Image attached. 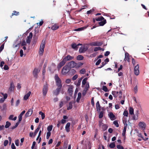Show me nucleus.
Returning a JSON list of instances; mask_svg holds the SVG:
<instances>
[{
	"mask_svg": "<svg viewBox=\"0 0 149 149\" xmlns=\"http://www.w3.org/2000/svg\"><path fill=\"white\" fill-rule=\"evenodd\" d=\"M54 78L56 81V85L57 87L55 90L54 91L53 94L55 95H58L62 88L61 81L57 74H55Z\"/></svg>",
	"mask_w": 149,
	"mask_h": 149,
	"instance_id": "obj_1",
	"label": "nucleus"
},
{
	"mask_svg": "<svg viewBox=\"0 0 149 149\" xmlns=\"http://www.w3.org/2000/svg\"><path fill=\"white\" fill-rule=\"evenodd\" d=\"M73 58L74 57L70 55H68L65 57L58 65V69L60 70L65 64L67 61H70L73 59Z\"/></svg>",
	"mask_w": 149,
	"mask_h": 149,
	"instance_id": "obj_2",
	"label": "nucleus"
},
{
	"mask_svg": "<svg viewBox=\"0 0 149 149\" xmlns=\"http://www.w3.org/2000/svg\"><path fill=\"white\" fill-rule=\"evenodd\" d=\"M45 47V41L42 40L40 45L39 49V54L41 56L42 55L44 52V49Z\"/></svg>",
	"mask_w": 149,
	"mask_h": 149,
	"instance_id": "obj_3",
	"label": "nucleus"
},
{
	"mask_svg": "<svg viewBox=\"0 0 149 149\" xmlns=\"http://www.w3.org/2000/svg\"><path fill=\"white\" fill-rule=\"evenodd\" d=\"M70 70V68L66 64L63 68L61 71V73L65 75L69 72Z\"/></svg>",
	"mask_w": 149,
	"mask_h": 149,
	"instance_id": "obj_4",
	"label": "nucleus"
},
{
	"mask_svg": "<svg viewBox=\"0 0 149 149\" xmlns=\"http://www.w3.org/2000/svg\"><path fill=\"white\" fill-rule=\"evenodd\" d=\"M66 65L68 66V67L71 69V68H76V65H77V63H75L74 61H70L67 63Z\"/></svg>",
	"mask_w": 149,
	"mask_h": 149,
	"instance_id": "obj_5",
	"label": "nucleus"
},
{
	"mask_svg": "<svg viewBox=\"0 0 149 149\" xmlns=\"http://www.w3.org/2000/svg\"><path fill=\"white\" fill-rule=\"evenodd\" d=\"M48 90V85L47 84L44 85L42 89V93L43 96H45Z\"/></svg>",
	"mask_w": 149,
	"mask_h": 149,
	"instance_id": "obj_6",
	"label": "nucleus"
},
{
	"mask_svg": "<svg viewBox=\"0 0 149 149\" xmlns=\"http://www.w3.org/2000/svg\"><path fill=\"white\" fill-rule=\"evenodd\" d=\"M40 71V70L37 68H34L33 72V75L34 77L36 79L38 78V74Z\"/></svg>",
	"mask_w": 149,
	"mask_h": 149,
	"instance_id": "obj_7",
	"label": "nucleus"
},
{
	"mask_svg": "<svg viewBox=\"0 0 149 149\" xmlns=\"http://www.w3.org/2000/svg\"><path fill=\"white\" fill-rule=\"evenodd\" d=\"M102 44V42L96 41L91 43L90 45L92 46H100Z\"/></svg>",
	"mask_w": 149,
	"mask_h": 149,
	"instance_id": "obj_8",
	"label": "nucleus"
},
{
	"mask_svg": "<svg viewBox=\"0 0 149 149\" xmlns=\"http://www.w3.org/2000/svg\"><path fill=\"white\" fill-rule=\"evenodd\" d=\"M33 109H30L28 110V111L25 115L26 117H28L31 116L33 113Z\"/></svg>",
	"mask_w": 149,
	"mask_h": 149,
	"instance_id": "obj_9",
	"label": "nucleus"
},
{
	"mask_svg": "<svg viewBox=\"0 0 149 149\" xmlns=\"http://www.w3.org/2000/svg\"><path fill=\"white\" fill-rule=\"evenodd\" d=\"M139 66L138 64L136 65L134 68V74L136 75H138L139 73Z\"/></svg>",
	"mask_w": 149,
	"mask_h": 149,
	"instance_id": "obj_10",
	"label": "nucleus"
},
{
	"mask_svg": "<svg viewBox=\"0 0 149 149\" xmlns=\"http://www.w3.org/2000/svg\"><path fill=\"white\" fill-rule=\"evenodd\" d=\"M139 126L140 128L143 130L145 129L146 127V124L143 122H140L139 123Z\"/></svg>",
	"mask_w": 149,
	"mask_h": 149,
	"instance_id": "obj_11",
	"label": "nucleus"
},
{
	"mask_svg": "<svg viewBox=\"0 0 149 149\" xmlns=\"http://www.w3.org/2000/svg\"><path fill=\"white\" fill-rule=\"evenodd\" d=\"M109 116L111 120H113L116 119L115 116L112 112L109 113Z\"/></svg>",
	"mask_w": 149,
	"mask_h": 149,
	"instance_id": "obj_12",
	"label": "nucleus"
},
{
	"mask_svg": "<svg viewBox=\"0 0 149 149\" xmlns=\"http://www.w3.org/2000/svg\"><path fill=\"white\" fill-rule=\"evenodd\" d=\"M59 28V26L58 24H54L51 27V29L53 30H56L58 29Z\"/></svg>",
	"mask_w": 149,
	"mask_h": 149,
	"instance_id": "obj_13",
	"label": "nucleus"
},
{
	"mask_svg": "<svg viewBox=\"0 0 149 149\" xmlns=\"http://www.w3.org/2000/svg\"><path fill=\"white\" fill-rule=\"evenodd\" d=\"M124 61H127L128 62H130V59L129 57V54L127 52L125 53V58H124Z\"/></svg>",
	"mask_w": 149,
	"mask_h": 149,
	"instance_id": "obj_14",
	"label": "nucleus"
},
{
	"mask_svg": "<svg viewBox=\"0 0 149 149\" xmlns=\"http://www.w3.org/2000/svg\"><path fill=\"white\" fill-rule=\"evenodd\" d=\"M87 49H86L84 47H81L79 49V52L80 53H84L86 51Z\"/></svg>",
	"mask_w": 149,
	"mask_h": 149,
	"instance_id": "obj_15",
	"label": "nucleus"
},
{
	"mask_svg": "<svg viewBox=\"0 0 149 149\" xmlns=\"http://www.w3.org/2000/svg\"><path fill=\"white\" fill-rule=\"evenodd\" d=\"M70 123L68 122V123L66 125L65 129L67 132H70Z\"/></svg>",
	"mask_w": 149,
	"mask_h": 149,
	"instance_id": "obj_16",
	"label": "nucleus"
},
{
	"mask_svg": "<svg viewBox=\"0 0 149 149\" xmlns=\"http://www.w3.org/2000/svg\"><path fill=\"white\" fill-rule=\"evenodd\" d=\"M31 93V92L29 91L27 94H26L24 96V100H27L30 96Z\"/></svg>",
	"mask_w": 149,
	"mask_h": 149,
	"instance_id": "obj_17",
	"label": "nucleus"
},
{
	"mask_svg": "<svg viewBox=\"0 0 149 149\" xmlns=\"http://www.w3.org/2000/svg\"><path fill=\"white\" fill-rule=\"evenodd\" d=\"M96 107L97 111H100L101 107L99 101H97L96 103Z\"/></svg>",
	"mask_w": 149,
	"mask_h": 149,
	"instance_id": "obj_18",
	"label": "nucleus"
},
{
	"mask_svg": "<svg viewBox=\"0 0 149 149\" xmlns=\"http://www.w3.org/2000/svg\"><path fill=\"white\" fill-rule=\"evenodd\" d=\"M106 20L104 19H103L101 22H99L98 24L100 26H103L106 24Z\"/></svg>",
	"mask_w": 149,
	"mask_h": 149,
	"instance_id": "obj_19",
	"label": "nucleus"
},
{
	"mask_svg": "<svg viewBox=\"0 0 149 149\" xmlns=\"http://www.w3.org/2000/svg\"><path fill=\"white\" fill-rule=\"evenodd\" d=\"M14 85L13 83H11L10 84V87L9 88V90L10 91H13L14 89Z\"/></svg>",
	"mask_w": 149,
	"mask_h": 149,
	"instance_id": "obj_20",
	"label": "nucleus"
},
{
	"mask_svg": "<svg viewBox=\"0 0 149 149\" xmlns=\"http://www.w3.org/2000/svg\"><path fill=\"white\" fill-rule=\"evenodd\" d=\"M19 15V12L14 10L13 11V13H12V15L10 16V17L11 18H12V16L14 15L17 16Z\"/></svg>",
	"mask_w": 149,
	"mask_h": 149,
	"instance_id": "obj_21",
	"label": "nucleus"
},
{
	"mask_svg": "<svg viewBox=\"0 0 149 149\" xmlns=\"http://www.w3.org/2000/svg\"><path fill=\"white\" fill-rule=\"evenodd\" d=\"M81 97V93L79 92L78 94V97L76 101L78 103H79V100Z\"/></svg>",
	"mask_w": 149,
	"mask_h": 149,
	"instance_id": "obj_22",
	"label": "nucleus"
},
{
	"mask_svg": "<svg viewBox=\"0 0 149 149\" xmlns=\"http://www.w3.org/2000/svg\"><path fill=\"white\" fill-rule=\"evenodd\" d=\"M72 47L75 49V50H77L78 48V47H77V45L76 43H72L71 45Z\"/></svg>",
	"mask_w": 149,
	"mask_h": 149,
	"instance_id": "obj_23",
	"label": "nucleus"
},
{
	"mask_svg": "<svg viewBox=\"0 0 149 149\" xmlns=\"http://www.w3.org/2000/svg\"><path fill=\"white\" fill-rule=\"evenodd\" d=\"M11 125V123L7 121L6 122V124L5 127L6 128H8Z\"/></svg>",
	"mask_w": 149,
	"mask_h": 149,
	"instance_id": "obj_24",
	"label": "nucleus"
},
{
	"mask_svg": "<svg viewBox=\"0 0 149 149\" xmlns=\"http://www.w3.org/2000/svg\"><path fill=\"white\" fill-rule=\"evenodd\" d=\"M104 18L102 16H100L97 18H95V20L97 21H100L104 19Z\"/></svg>",
	"mask_w": 149,
	"mask_h": 149,
	"instance_id": "obj_25",
	"label": "nucleus"
},
{
	"mask_svg": "<svg viewBox=\"0 0 149 149\" xmlns=\"http://www.w3.org/2000/svg\"><path fill=\"white\" fill-rule=\"evenodd\" d=\"M84 57L81 55H79L77 57V60H81L84 59Z\"/></svg>",
	"mask_w": 149,
	"mask_h": 149,
	"instance_id": "obj_26",
	"label": "nucleus"
},
{
	"mask_svg": "<svg viewBox=\"0 0 149 149\" xmlns=\"http://www.w3.org/2000/svg\"><path fill=\"white\" fill-rule=\"evenodd\" d=\"M39 114L41 115L42 119L43 120L45 118V114L42 111H40L39 112Z\"/></svg>",
	"mask_w": 149,
	"mask_h": 149,
	"instance_id": "obj_27",
	"label": "nucleus"
},
{
	"mask_svg": "<svg viewBox=\"0 0 149 149\" xmlns=\"http://www.w3.org/2000/svg\"><path fill=\"white\" fill-rule=\"evenodd\" d=\"M86 27H82L81 28H79L77 29H75L74 30V31H80L82 30H83L84 29H86Z\"/></svg>",
	"mask_w": 149,
	"mask_h": 149,
	"instance_id": "obj_28",
	"label": "nucleus"
},
{
	"mask_svg": "<svg viewBox=\"0 0 149 149\" xmlns=\"http://www.w3.org/2000/svg\"><path fill=\"white\" fill-rule=\"evenodd\" d=\"M108 127L107 126L106 124H103L102 125V128L103 131L106 130Z\"/></svg>",
	"mask_w": 149,
	"mask_h": 149,
	"instance_id": "obj_29",
	"label": "nucleus"
},
{
	"mask_svg": "<svg viewBox=\"0 0 149 149\" xmlns=\"http://www.w3.org/2000/svg\"><path fill=\"white\" fill-rule=\"evenodd\" d=\"M88 79L87 78H85L83 79L82 81V87H83V85H84L86 83V81Z\"/></svg>",
	"mask_w": 149,
	"mask_h": 149,
	"instance_id": "obj_30",
	"label": "nucleus"
},
{
	"mask_svg": "<svg viewBox=\"0 0 149 149\" xmlns=\"http://www.w3.org/2000/svg\"><path fill=\"white\" fill-rule=\"evenodd\" d=\"M129 113L131 115L134 114V109L133 108L130 107V108L129 110Z\"/></svg>",
	"mask_w": 149,
	"mask_h": 149,
	"instance_id": "obj_31",
	"label": "nucleus"
},
{
	"mask_svg": "<svg viewBox=\"0 0 149 149\" xmlns=\"http://www.w3.org/2000/svg\"><path fill=\"white\" fill-rule=\"evenodd\" d=\"M68 91L69 93V95H71L72 93L73 92L72 88L71 87L69 88Z\"/></svg>",
	"mask_w": 149,
	"mask_h": 149,
	"instance_id": "obj_32",
	"label": "nucleus"
},
{
	"mask_svg": "<svg viewBox=\"0 0 149 149\" xmlns=\"http://www.w3.org/2000/svg\"><path fill=\"white\" fill-rule=\"evenodd\" d=\"M72 103L71 102H69V106L67 108V110H69L71 109L72 107Z\"/></svg>",
	"mask_w": 149,
	"mask_h": 149,
	"instance_id": "obj_33",
	"label": "nucleus"
},
{
	"mask_svg": "<svg viewBox=\"0 0 149 149\" xmlns=\"http://www.w3.org/2000/svg\"><path fill=\"white\" fill-rule=\"evenodd\" d=\"M83 63L81 62H79L78 63H77V65H76V68H78L80 67L81 65H83Z\"/></svg>",
	"mask_w": 149,
	"mask_h": 149,
	"instance_id": "obj_34",
	"label": "nucleus"
},
{
	"mask_svg": "<svg viewBox=\"0 0 149 149\" xmlns=\"http://www.w3.org/2000/svg\"><path fill=\"white\" fill-rule=\"evenodd\" d=\"M128 114V113L127 110H125L124 111L123 115L124 116L127 117Z\"/></svg>",
	"mask_w": 149,
	"mask_h": 149,
	"instance_id": "obj_35",
	"label": "nucleus"
},
{
	"mask_svg": "<svg viewBox=\"0 0 149 149\" xmlns=\"http://www.w3.org/2000/svg\"><path fill=\"white\" fill-rule=\"evenodd\" d=\"M115 147V144L114 142L111 143L109 145L111 148H113Z\"/></svg>",
	"mask_w": 149,
	"mask_h": 149,
	"instance_id": "obj_36",
	"label": "nucleus"
},
{
	"mask_svg": "<svg viewBox=\"0 0 149 149\" xmlns=\"http://www.w3.org/2000/svg\"><path fill=\"white\" fill-rule=\"evenodd\" d=\"M113 123L116 127H118L119 126V124L117 120L114 121Z\"/></svg>",
	"mask_w": 149,
	"mask_h": 149,
	"instance_id": "obj_37",
	"label": "nucleus"
},
{
	"mask_svg": "<svg viewBox=\"0 0 149 149\" xmlns=\"http://www.w3.org/2000/svg\"><path fill=\"white\" fill-rule=\"evenodd\" d=\"M102 89L104 91L106 92L109 91L107 87L105 86H103Z\"/></svg>",
	"mask_w": 149,
	"mask_h": 149,
	"instance_id": "obj_38",
	"label": "nucleus"
},
{
	"mask_svg": "<svg viewBox=\"0 0 149 149\" xmlns=\"http://www.w3.org/2000/svg\"><path fill=\"white\" fill-rule=\"evenodd\" d=\"M52 125H50L48 126L47 128V130H48V132H50L52 130Z\"/></svg>",
	"mask_w": 149,
	"mask_h": 149,
	"instance_id": "obj_39",
	"label": "nucleus"
},
{
	"mask_svg": "<svg viewBox=\"0 0 149 149\" xmlns=\"http://www.w3.org/2000/svg\"><path fill=\"white\" fill-rule=\"evenodd\" d=\"M83 78V77H81L80 79H79V80L78 81L77 84V85L78 86H79L81 84V81Z\"/></svg>",
	"mask_w": 149,
	"mask_h": 149,
	"instance_id": "obj_40",
	"label": "nucleus"
},
{
	"mask_svg": "<svg viewBox=\"0 0 149 149\" xmlns=\"http://www.w3.org/2000/svg\"><path fill=\"white\" fill-rule=\"evenodd\" d=\"M86 72V70L84 68L81 69L80 71V73L81 74H84Z\"/></svg>",
	"mask_w": 149,
	"mask_h": 149,
	"instance_id": "obj_41",
	"label": "nucleus"
},
{
	"mask_svg": "<svg viewBox=\"0 0 149 149\" xmlns=\"http://www.w3.org/2000/svg\"><path fill=\"white\" fill-rule=\"evenodd\" d=\"M103 112L102 111H101L99 115V118H102L103 117Z\"/></svg>",
	"mask_w": 149,
	"mask_h": 149,
	"instance_id": "obj_42",
	"label": "nucleus"
},
{
	"mask_svg": "<svg viewBox=\"0 0 149 149\" xmlns=\"http://www.w3.org/2000/svg\"><path fill=\"white\" fill-rule=\"evenodd\" d=\"M100 49H101L100 47H95L94 48V52H96L98 50H100Z\"/></svg>",
	"mask_w": 149,
	"mask_h": 149,
	"instance_id": "obj_43",
	"label": "nucleus"
},
{
	"mask_svg": "<svg viewBox=\"0 0 149 149\" xmlns=\"http://www.w3.org/2000/svg\"><path fill=\"white\" fill-rule=\"evenodd\" d=\"M133 115L134 116L132 117V119L134 120H137L138 116L137 115H134V114Z\"/></svg>",
	"mask_w": 149,
	"mask_h": 149,
	"instance_id": "obj_44",
	"label": "nucleus"
},
{
	"mask_svg": "<svg viewBox=\"0 0 149 149\" xmlns=\"http://www.w3.org/2000/svg\"><path fill=\"white\" fill-rule=\"evenodd\" d=\"M50 135H51V132H48L47 133V134L46 138L47 139H49Z\"/></svg>",
	"mask_w": 149,
	"mask_h": 149,
	"instance_id": "obj_45",
	"label": "nucleus"
},
{
	"mask_svg": "<svg viewBox=\"0 0 149 149\" xmlns=\"http://www.w3.org/2000/svg\"><path fill=\"white\" fill-rule=\"evenodd\" d=\"M116 147L118 149H124L123 147L120 145H118Z\"/></svg>",
	"mask_w": 149,
	"mask_h": 149,
	"instance_id": "obj_46",
	"label": "nucleus"
},
{
	"mask_svg": "<svg viewBox=\"0 0 149 149\" xmlns=\"http://www.w3.org/2000/svg\"><path fill=\"white\" fill-rule=\"evenodd\" d=\"M91 103L92 106H94V97H92L91 100Z\"/></svg>",
	"mask_w": 149,
	"mask_h": 149,
	"instance_id": "obj_47",
	"label": "nucleus"
},
{
	"mask_svg": "<svg viewBox=\"0 0 149 149\" xmlns=\"http://www.w3.org/2000/svg\"><path fill=\"white\" fill-rule=\"evenodd\" d=\"M78 77V76L77 74L75 75L72 77V80L73 81L75 80Z\"/></svg>",
	"mask_w": 149,
	"mask_h": 149,
	"instance_id": "obj_48",
	"label": "nucleus"
},
{
	"mask_svg": "<svg viewBox=\"0 0 149 149\" xmlns=\"http://www.w3.org/2000/svg\"><path fill=\"white\" fill-rule=\"evenodd\" d=\"M8 143V140H5L4 142L3 145L5 146H6Z\"/></svg>",
	"mask_w": 149,
	"mask_h": 149,
	"instance_id": "obj_49",
	"label": "nucleus"
},
{
	"mask_svg": "<svg viewBox=\"0 0 149 149\" xmlns=\"http://www.w3.org/2000/svg\"><path fill=\"white\" fill-rule=\"evenodd\" d=\"M126 129L125 128H124L123 130V131L122 135L123 136H125Z\"/></svg>",
	"mask_w": 149,
	"mask_h": 149,
	"instance_id": "obj_50",
	"label": "nucleus"
},
{
	"mask_svg": "<svg viewBox=\"0 0 149 149\" xmlns=\"http://www.w3.org/2000/svg\"><path fill=\"white\" fill-rule=\"evenodd\" d=\"M20 43H18L16 45H13V47L14 48L18 47V48H19L20 46Z\"/></svg>",
	"mask_w": 149,
	"mask_h": 149,
	"instance_id": "obj_51",
	"label": "nucleus"
},
{
	"mask_svg": "<svg viewBox=\"0 0 149 149\" xmlns=\"http://www.w3.org/2000/svg\"><path fill=\"white\" fill-rule=\"evenodd\" d=\"M21 45L22 46L26 45V43L25 40L22 41L21 43Z\"/></svg>",
	"mask_w": 149,
	"mask_h": 149,
	"instance_id": "obj_52",
	"label": "nucleus"
},
{
	"mask_svg": "<svg viewBox=\"0 0 149 149\" xmlns=\"http://www.w3.org/2000/svg\"><path fill=\"white\" fill-rule=\"evenodd\" d=\"M15 143L17 146H18L19 145V140L18 139L15 140Z\"/></svg>",
	"mask_w": 149,
	"mask_h": 149,
	"instance_id": "obj_53",
	"label": "nucleus"
},
{
	"mask_svg": "<svg viewBox=\"0 0 149 149\" xmlns=\"http://www.w3.org/2000/svg\"><path fill=\"white\" fill-rule=\"evenodd\" d=\"M22 116L20 115H19L18 116L19 119L18 121L19 122H20L21 121L22 119Z\"/></svg>",
	"mask_w": 149,
	"mask_h": 149,
	"instance_id": "obj_54",
	"label": "nucleus"
},
{
	"mask_svg": "<svg viewBox=\"0 0 149 149\" xmlns=\"http://www.w3.org/2000/svg\"><path fill=\"white\" fill-rule=\"evenodd\" d=\"M38 131H39V130H38L37 129L35 130L34 131V132L33 133V136L34 137L36 135V134H37V133L38 132Z\"/></svg>",
	"mask_w": 149,
	"mask_h": 149,
	"instance_id": "obj_55",
	"label": "nucleus"
},
{
	"mask_svg": "<svg viewBox=\"0 0 149 149\" xmlns=\"http://www.w3.org/2000/svg\"><path fill=\"white\" fill-rule=\"evenodd\" d=\"M138 87L137 86H136L134 88V91L135 93H136L137 92Z\"/></svg>",
	"mask_w": 149,
	"mask_h": 149,
	"instance_id": "obj_56",
	"label": "nucleus"
},
{
	"mask_svg": "<svg viewBox=\"0 0 149 149\" xmlns=\"http://www.w3.org/2000/svg\"><path fill=\"white\" fill-rule=\"evenodd\" d=\"M101 62V59H99L98 61L96 63L95 65H98Z\"/></svg>",
	"mask_w": 149,
	"mask_h": 149,
	"instance_id": "obj_57",
	"label": "nucleus"
},
{
	"mask_svg": "<svg viewBox=\"0 0 149 149\" xmlns=\"http://www.w3.org/2000/svg\"><path fill=\"white\" fill-rule=\"evenodd\" d=\"M9 67L7 65H5L3 67V69L5 70H8L9 69Z\"/></svg>",
	"mask_w": 149,
	"mask_h": 149,
	"instance_id": "obj_58",
	"label": "nucleus"
},
{
	"mask_svg": "<svg viewBox=\"0 0 149 149\" xmlns=\"http://www.w3.org/2000/svg\"><path fill=\"white\" fill-rule=\"evenodd\" d=\"M20 56L21 57H22L24 54L23 50L21 49L20 51Z\"/></svg>",
	"mask_w": 149,
	"mask_h": 149,
	"instance_id": "obj_59",
	"label": "nucleus"
},
{
	"mask_svg": "<svg viewBox=\"0 0 149 149\" xmlns=\"http://www.w3.org/2000/svg\"><path fill=\"white\" fill-rule=\"evenodd\" d=\"M71 81V80L70 79H68L66 80L65 82L67 84H69Z\"/></svg>",
	"mask_w": 149,
	"mask_h": 149,
	"instance_id": "obj_60",
	"label": "nucleus"
},
{
	"mask_svg": "<svg viewBox=\"0 0 149 149\" xmlns=\"http://www.w3.org/2000/svg\"><path fill=\"white\" fill-rule=\"evenodd\" d=\"M41 126H42V124L40 123L39 125H38V127L37 128V129H37L39 131L40 129L41 128Z\"/></svg>",
	"mask_w": 149,
	"mask_h": 149,
	"instance_id": "obj_61",
	"label": "nucleus"
},
{
	"mask_svg": "<svg viewBox=\"0 0 149 149\" xmlns=\"http://www.w3.org/2000/svg\"><path fill=\"white\" fill-rule=\"evenodd\" d=\"M11 148L12 149H16V148L13 143H12L11 145Z\"/></svg>",
	"mask_w": 149,
	"mask_h": 149,
	"instance_id": "obj_62",
	"label": "nucleus"
},
{
	"mask_svg": "<svg viewBox=\"0 0 149 149\" xmlns=\"http://www.w3.org/2000/svg\"><path fill=\"white\" fill-rule=\"evenodd\" d=\"M36 144V142L35 141H33V144H32V146H31V148L32 149H33L34 148Z\"/></svg>",
	"mask_w": 149,
	"mask_h": 149,
	"instance_id": "obj_63",
	"label": "nucleus"
},
{
	"mask_svg": "<svg viewBox=\"0 0 149 149\" xmlns=\"http://www.w3.org/2000/svg\"><path fill=\"white\" fill-rule=\"evenodd\" d=\"M110 53V52L109 51H107L104 54V56H107Z\"/></svg>",
	"mask_w": 149,
	"mask_h": 149,
	"instance_id": "obj_64",
	"label": "nucleus"
}]
</instances>
